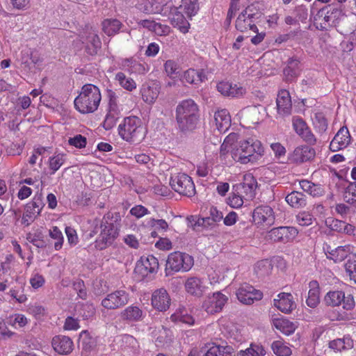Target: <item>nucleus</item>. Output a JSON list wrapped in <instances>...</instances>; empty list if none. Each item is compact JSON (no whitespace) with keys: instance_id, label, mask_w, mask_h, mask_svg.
I'll return each mask as SVG.
<instances>
[{"instance_id":"nucleus-1","label":"nucleus","mask_w":356,"mask_h":356,"mask_svg":"<svg viewBox=\"0 0 356 356\" xmlns=\"http://www.w3.org/2000/svg\"><path fill=\"white\" fill-rule=\"evenodd\" d=\"M178 128L183 132L195 129L199 121V108L191 99L181 101L176 108Z\"/></svg>"},{"instance_id":"nucleus-2","label":"nucleus","mask_w":356,"mask_h":356,"mask_svg":"<svg viewBox=\"0 0 356 356\" xmlns=\"http://www.w3.org/2000/svg\"><path fill=\"white\" fill-rule=\"evenodd\" d=\"M102 100L99 88L93 84H85L74 99V106L81 113H91L97 110Z\"/></svg>"},{"instance_id":"nucleus-3","label":"nucleus","mask_w":356,"mask_h":356,"mask_svg":"<svg viewBox=\"0 0 356 356\" xmlns=\"http://www.w3.org/2000/svg\"><path fill=\"white\" fill-rule=\"evenodd\" d=\"M118 131L121 138L130 143H139L145 136L143 122L136 116L124 118L119 124Z\"/></svg>"},{"instance_id":"nucleus-4","label":"nucleus","mask_w":356,"mask_h":356,"mask_svg":"<svg viewBox=\"0 0 356 356\" xmlns=\"http://www.w3.org/2000/svg\"><path fill=\"white\" fill-rule=\"evenodd\" d=\"M238 135L231 133L225 138L220 145L219 157L226 164L233 161L245 164L243 149L241 147V140L238 141Z\"/></svg>"},{"instance_id":"nucleus-5","label":"nucleus","mask_w":356,"mask_h":356,"mask_svg":"<svg viewBox=\"0 0 356 356\" xmlns=\"http://www.w3.org/2000/svg\"><path fill=\"white\" fill-rule=\"evenodd\" d=\"M194 265L192 256L187 253L176 251L170 253L166 261L165 272L170 273L188 272Z\"/></svg>"},{"instance_id":"nucleus-6","label":"nucleus","mask_w":356,"mask_h":356,"mask_svg":"<svg viewBox=\"0 0 356 356\" xmlns=\"http://www.w3.org/2000/svg\"><path fill=\"white\" fill-rule=\"evenodd\" d=\"M106 95L108 99V110L105 119L103 122V127L106 130L112 129L116 124L118 120L121 115L122 106L120 104L118 96L112 90H107Z\"/></svg>"},{"instance_id":"nucleus-7","label":"nucleus","mask_w":356,"mask_h":356,"mask_svg":"<svg viewBox=\"0 0 356 356\" xmlns=\"http://www.w3.org/2000/svg\"><path fill=\"white\" fill-rule=\"evenodd\" d=\"M241 147L243 149L245 164L256 162L264 152L261 143L253 138L241 140Z\"/></svg>"},{"instance_id":"nucleus-8","label":"nucleus","mask_w":356,"mask_h":356,"mask_svg":"<svg viewBox=\"0 0 356 356\" xmlns=\"http://www.w3.org/2000/svg\"><path fill=\"white\" fill-rule=\"evenodd\" d=\"M170 184L172 188L180 195L191 197L195 193L192 178L185 173L180 172L172 175Z\"/></svg>"},{"instance_id":"nucleus-9","label":"nucleus","mask_w":356,"mask_h":356,"mask_svg":"<svg viewBox=\"0 0 356 356\" xmlns=\"http://www.w3.org/2000/svg\"><path fill=\"white\" fill-rule=\"evenodd\" d=\"M259 12L253 6H248L238 16L236 21V28L237 30L244 32L248 30H252L257 32L258 29L255 25V21L259 17Z\"/></svg>"},{"instance_id":"nucleus-10","label":"nucleus","mask_w":356,"mask_h":356,"mask_svg":"<svg viewBox=\"0 0 356 356\" xmlns=\"http://www.w3.org/2000/svg\"><path fill=\"white\" fill-rule=\"evenodd\" d=\"M118 236V229L116 226L108 222L101 225V232L95 242V247L98 250H104L111 245Z\"/></svg>"},{"instance_id":"nucleus-11","label":"nucleus","mask_w":356,"mask_h":356,"mask_svg":"<svg viewBox=\"0 0 356 356\" xmlns=\"http://www.w3.org/2000/svg\"><path fill=\"white\" fill-rule=\"evenodd\" d=\"M129 302V294L124 289H118L108 293L101 302V305L108 310L120 309Z\"/></svg>"},{"instance_id":"nucleus-12","label":"nucleus","mask_w":356,"mask_h":356,"mask_svg":"<svg viewBox=\"0 0 356 356\" xmlns=\"http://www.w3.org/2000/svg\"><path fill=\"white\" fill-rule=\"evenodd\" d=\"M325 303L327 305L337 307L343 304V309H352L355 306V301L351 295L345 296L341 291H334L328 292L324 298Z\"/></svg>"},{"instance_id":"nucleus-13","label":"nucleus","mask_w":356,"mask_h":356,"mask_svg":"<svg viewBox=\"0 0 356 356\" xmlns=\"http://www.w3.org/2000/svg\"><path fill=\"white\" fill-rule=\"evenodd\" d=\"M298 234L294 227H279L272 229L266 236V239L274 242L287 243L293 240Z\"/></svg>"},{"instance_id":"nucleus-14","label":"nucleus","mask_w":356,"mask_h":356,"mask_svg":"<svg viewBox=\"0 0 356 356\" xmlns=\"http://www.w3.org/2000/svg\"><path fill=\"white\" fill-rule=\"evenodd\" d=\"M252 219L259 227H269L275 221L273 210L269 206L257 207L253 211Z\"/></svg>"},{"instance_id":"nucleus-15","label":"nucleus","mask_w":356,"mask_h":356,"mask_svg":"<svg viewBox=\"0 0 356 356\" xmlns=\"http://www.w3.org/2000/svg\"><path fill=\"white\" fill-rule=\"evenodd\" d=\"M236 294L238 300L245 305H251L255 300H260L263 298V293L261 291L246 283L240 286Z\"/></svg>"},{"instance_id":"nucleus-16","label":"nucleus","mask_w":356,"mask_h":356,"mask_svg":"<svg viewBox=\"0 0 356 356\" xmlns=\"http://www.w3.org/2000/svg\"><path fill=\"white\" fill-rule=\"evenodd\" d=\"M228 298L220 292L213 293L211 296H208L202 304V308L210 314L220 312Z\"/></svg>"},{"instance_id":"nucleus-17","label":"nucleus","mask_w":356,"mask_h":356,"mask_svg":"<svg viewBox=\"0 0 356 356\" xmlns=\"http://www.w3.org/2000/svg\"><path fill=\"white\" fill-rule=\"evenodd\" d=\"M292 127L295 132L306 143L310 145L316 144L315 136L302 118L299 116L293 117Z\"/></svg>"},{"instance_id":"nucleus-18","label":"nucleus","mask_w":356,"mask_h":356,"mask_svg":"<svg viewBox=\"0 0 356 356\" xmlns=\"http://www.w3.org/2000/svg\"><path fill=\"white\" fill-rule=\"evenodd\" d=\"M159 268L158 259L153 255L141 257L137 261L135 272L142 277L147 276L149 273L156 272Z\"/></svg>"},{"instance_id":"nucleus-19","label":"nucleus","mask_w":356,"mask_h":356,"mask_svg":"<svg viewBox=\"0 0 356 356\" xmlns=\"http://www.w3.org/2000/svg\"><path fill=\"white\" fill-rule=\"evenodd\" d=\"M216 88L221 95L229 97H241L246 93V88L241 84H234L225 81L219 82Z\"/></svg>"},{"instance_id":"nucleus-20","label":"nucleus","mask_w":356,"mask_h":356,"mask_svg":"<svg viewBox=\"0 0 356 356\" xmlns=\"http://www.w3.org/2000/svg\"><path fill=\"white\" fill-rule=\"evenodd\" d=\"M170 302V295L165 289L161 288L152 293L151 303L155 309L159 312H165L169 309Z\"/></svg>"},{"instance_id":"nucleus-21","label":"nucleus","mask_w":356,"mask_h":356,"mask_svg":"<svg viewBox=\"0 0 356 356\" xmlns=\"http://www.w3.org/2000/svg\"><path fill=\"white\" fill-rule=\"evenodd\" d=\"M327 258L333 260L335 263L341 262L350 254L354 250L353 245L348 244L331 248L330 245L323 248Z\"/></svg>"},{"instance_id":"nucleus-22","label":"nucleus","mask_w":356,"mask_h":356,"mask_svg":"<svg viewBox=\"0 0 356 356\" xmlns=\"http://www.w3.org/2000/svg\"><path fill=\"white\" fill-rule=\"evenodd\" d=\"M277 113L280 117L288 116L292 112V102L290 93L286 90H281L276 99Z\"/></svg>"},{"instance_id":"nucleus-23","label":"nucleus","mask_w":356,"mask_h":356,"mask_svg":"<svg viewBox=\"0 0 356 356\" xmlns=\"http://www.w3.org/2000/svg\"><path fill=\"white\" fill-rule=\"evenodd\" d=\"M316 155L315 149L303 145L296 147L289 156V161L294 163H302L312 160Z\"/></svg>"},{"instance_id":"nucleus-24","label":"nucleus","mask_w":356,"mask_h":356,"mask_svg":"<svg viewBox=\"0 0 356 356\" xmlns=\"http://www.w3.org/2000/svg\"><path fill=\"white\" fill-rule=\"evenodd\" d=\"M159 93L160 86L156 81L145 83L140 88L142 99L148 104H154L158 98Z\"/></svg>"},{"instance_id":"nucleus-25","label":"nucleus","mask_w":356,"mask_h":356,"mask_svg":"<svg viewBox=\"0 0 356 356\" xmlns=\"http://www.w3.org/2000/svg\"><path fill=\"white\" fill-rule=\"evenodd\" d=\"M184 287L188 293L198 298L202 296L207 290L204 280L197 277L188 278L184 284Z\"/></svg>"},{"instance_id":"nucleus-26","label":"nucleus","mask_w":356,"mask_h":356,"mask_svg":"<svg viewBox=\"0 0 356 356\" xmlns=\"http://www.w3.org/2000/svg\"><path fill=\"white\" fill-rule=\"evenodd\" d=\"M350 143V135L346 127L341 128L330 144L332 152H337L346 147Z\"/></svg>"},{"instance_id":"nucleus-27","label":"nucleus","mask_w":356,"mask_h":356,"mask_svg":"<svg viewBox=\"0 0 356 356\" xmlns=\"http://www.w3.org/2000/svg\"><path fill=\"white\" fill-rule=\"evenodd\" d=\"M273 302L274 306L284 313L291 312L296 306L292 295L289 293H279Z\"/></svg>"},{"instance_id":"nucleus-28","label":"nucleus","mask_w":356,"mask_h":356,"mask_svg":"<svg viewBox=\"0 0 356 356\" xmlns=\"http://www.w3.org/2000/svg\"><path fill=\"white\" fill-rule=\"evenodd\" d=\"M52 346L58 353L67 355L73 350V341L66 336H56L52 339Z\"/></svg>"},{"instance_id":"nucleus-29","label":"nucleus","mask_w":356,"mask_h":356,"mask_svg":"<svg viewBox=\"0 0 356 356\" xmlns=\"http://www.w3.org/2000/svg\"><path fill=\"white\" fill-rule=\"evenodd\" d=\"M145 314L138 306L131 305L120 313V318L127 323L138 322L143 319Z\"/></svg>"},{"instance_id":"nucleus-30","label":"nucleus","mask_w":356,"mask_h":356,"mask_svg":"<svg viewBox=\"0 0 356 356\" xmlns=\"http://www.w3.org/2000/svg\"><path fill=\"white\" fill-rule=\"evenodd\" d=\"M206 79V74L202 70H195L193 68L186 70L181 78L183 82L195 85L202 83Z\"/></svg>"},{"instance_id":"nucleus-31","label":"nucleus","mask_w":356,"mask_h":356,"mask_svg":"<svg viewBox=\"0 0 356 356\" xmlns=\"http://www.w3.org/2000/svg\"><path fill=\"white\" fill-rule=\"evenodd\" d=\"M215 122L219 131H225L231 124V116L227 109L218 110L214 115Z\"/></svg>"},{"instance_id":"nucleus-32","label":"nucleus","mask_w":356,"mask_h":356,"mask_svg":"<svg viewBox=\"0 0 356 356\" xmlns=\"http://www.w3.org/2000/svg\"><path fill=\"white\" fill-rule=\"evenodd\" d=\"M308 296L306 303L311 308L316 307L320 302V289L317 281L312 280L309 283Z\"/></svg>"},{"instance_id":"nucleus-33","label":"nucleus","mask_w":356,"mask_h":356,"mask_svg":"<svg viewBox=\"0 0 356 356\" xmlns=\"http://www.w3.org/2000/svg\"><path fill=\"white\" fill-rule=\"evenodd\" d=\"M44 204L41 196H35L31 202L27 204L26 207L25 214L22 218V220H25L26 216H29L31 218H35L36 216L40 215Z\"/></svg>"},{"instance_id":"nucleus-34","label":"nucleus","mask_w":356,"mask_h":356,"mask_svg":"<svg viewBox=\"0 0 356 356\" xmlns=\"http://www.w3.org/2000/svg\"><path fill=\"white\" fill-rule=\"evenodd\" d=\"M145 226L152 229L151 236L156 237L157 232H166L168 230V223L163 219L147 218L145 220Z\"/></svg>"},{"instance_id":"nucleus-35","label":"nucleus","mask_w":356,"mask_h":356,"mask_svg":"<svg viewBox=\"0 0 356 356\" xmlns=\"http://www.w3.org/2000/svg\"><path fill=\"white\" fill-rule=\"evenodd\" d=\"M286 202L294 209L304 208L307 205V198L305 194L298 191H292L285 197Z\"/></svg>"},{"instance_id":"nucleus-36","label":"nucleus","mask_w":356,"mask_h":356,"mask_svg":"<svg viewBox=\"0 0 356 356\" xmlns=\"http://www.w3.org/2000/svg\"><path fill=\"white\" fill-rule=\"evenodd\" d=\"M257 186V181L251 174H246L243 176L242 190L247 198L252 199L254 197Z\"/></svg>"},{"instance_id":"nucleus-37","label":"nucleus","mask_w":356,"mask_h":356,"mask_svg":"<svg viewBox=\"0 0 356 356\" xmlns=\"http://www.w3.org/2000/svg\"><path fill=\"white\" fill-rule=\"evenodd\" d=\"M172 321L193 325L195 323L193 317L188 314L185 307L178 308L170 316Z\"/></svg>"},{"instance_id":"nucleus-38","label":"nucleus","mask_w":356,"mask_h":356,"mask_svg":"<svg viewBox=\"0 0 356 356\" xmlns=\"http://www.w3.org/2000/svg\"><path fill=\"white\" fill-rule=\"evenodd\" d=\"M273 326L283 334L289 335L293 333L296 329V325L284 318H277L273 320Z\"/></svg>"},{"instance_id":"nucleus-39","label":"nucleus","mask_w":356,"mask_h":356,"mask_svg":"<svg viewBox=\"0 0 356 356\" xmlns=\"http://www.w3.org/2000/svg\"><path fill=\"white\" fill-rule=\"evenodd\" d=\"M181 10H178L176 13L172 14L171 17V22L174 26L178 27L182 33H187L189 29V23L186 19V17L182 13Z\"/></svg>"},{"instance_id":"nucleus-40","label":"nucleus","mask_w":356,"mask_h":356,"mask_svg":"<svg viewBox=\"0 0 356 356\" xmlns=\"http://www.w3.org/2000/svg\"><path fill=\"white\" fill-rule=\"evenodd\" d=\"M301 188L313 197H321L325 191L319 184H315L307 180H302L300 182Z\"/></svg>"},{"instance_id":"nucleus-41","label":"nucleus","mask_w":356,"mask_h":356,"mask_svg":"<svg viewBox=\"0 0 356 356\" xmlns=\"http://www.w3.org/2000/svg\"><path fill=\"white\" fill-rule=\"evenodd\" d=\"M329 347L335 352L349 350L353 347V341L348 337L337 339L330 342Z\"/></svg>"},{"instance_id":"nucleus-42","label":"nucleus","mask_w":356,"mask_h":356,"mask_svg":"<svg viewBox=\"0 0 356 356\" xmlns=\"http://www.w3.org/2000/svg\"><path fill=\"white\" fill-rule=\"evenodd\" d=\"M115 80L124 90L132 92L137 87L136 82L131 77L127 76L123 72H118L115 74Z\"/></svg>"},{"instance_id":"nucleus-43","label":"nucleus","mask_w":356,"mask_h":356,"mask_svg":"<svg viewBox=\"0 0 356 356\" xmlns=\"http://www.w3.org/2000/svg\"><path fill=\"white\" fill-rule=\"evenodd\" d=\"M121 26L122 23L116 19H106L102 22V29L108 36L118 33Z\"/></svg>"},{"instance_id":"nucleus-44","label":"nucleus","mask_w":356,"mask_h":356,"mask_svg":"<svg viewBox=\"0 0 356 356\" xmlns=\"http://www.w3.org/2000/svg\"><path fill=\"white\" fill-rule=\"evenodd\" d=\"M123 345L122 349L128 355L135 354L139 348L137 340L131 335H124L122 339Z\"/></svg>"},{"instance_id":"nucleus-45","label":"nucleus","mask_w":356,"mask_h":356,"mask_svg":"<svg viewBox=\"0 0 356 356\" xmlns=\"http://www.w3.org/2000/svg\"><path fill=\"white\" fill-rule=\"evenodd\" d=\"M24 291L25 284L20 283L10 289L9 294L17 302L22 304L26 302L28 300V296Z\"/></svg>"},{"instance_id":"nucleus-46","label":"nucleus","mask_w":356,"mask_h":356,"mask_svg":"<svg viewBox=\"0 0 356 356\" xmlns=\"http://www.w3.org/2000/svg\"><path fill=\"white\" fill-rule=\"evenodd\" d=\"M300 61L295 58H290L287 67L284 69V73L288 79H293L297 77L300 73Z\"/></svg>"},{"instance_id":"nucleus-47","label":"nucleus","mask_w":356,"mask_h":356,"mask_svg":"<svg viewBox=\"0 0 356 356\" xmlns=\"http://www.w3.org/2000/svg\"><path fill=\"white\" fill-rule=\"evenodd\" d=\"M66 155L63 153L55 154L50 156L48 160V166L51 174H54L65 163Z\"/></svg>"},{"instance_id":"nucleus-48","label":"nucleus","mask_w":356,"mask_h":356,"mask_svg":"<svg viewBox=\"0 0 356 356\" xmlns=\"http://www.w3.org/2000/svg\"><path fill=\"white\" fill-rule=\"evenodd\" d=\"M7 323L14 328H22L29 323V319L22 314H13L7 318Z\"/></svg>"},{"instance_id":"nucleus-49","label":"nucleus","mask_w":356,"mask_h":356,"mask_svg":"<svg viewBox=\"0 0 356 356\" xmlns=\"http://www.w3.org/2000/svg\"><path fill=\"white\" fill-rule=\"evenodd\" d=\"M178 10H182L187 17L195 15L198 10L197 0H181Z\"/></svg>"},{"instance_id":"nucleus-50","label":"nucleus","mask_w":356,"mask_h":356,"mask_svg":"<svg viewBox=\"0 0 356 356\" xmlns=\"http://www.w3.org/2000/svg\"><path fill=\"white\" fill-rule=\"evenodd\" d=\"M271 348L277 356H290L292 353L291 348L282 340L273 341Z\"/></svg>"},{"instance_id":"nucleus-51","label":"nucleus","mask_w":356,"mask_h":356,"mask_svg":"<svg viewBox=\"0 0 356 356\" xmlns=\"http://www.w3.org/2000/svg\"><path fill=\"white\" fill-rule=\"evenodd\" d=\"M266 350L263 346L251 343L250 347L244 350H240L237 356H265Z\"/></svg>"},{"instance_id":"nucleus-52","label":"nucleus","mask_w":356,"mask_h":356,"mask_svg":"<svg viewBox=\"0 0 356 356\" xmlns=\"http://www.w3.org/2000/svg\"><path fill=\"white\" fill-rule=\"evenodd\" d=\"M203 356H232L228 348L213 343L209 345Z\"/></svg>"},{"instance_id":"nucleus-53","label":"nucleus","mask_w":356,"mask_h":356,"mask_svg":"<svg viewBox=\"0 0 356 356\" xmlns=\"http://www.w3.org/2000/svg\"><path fill=\"white\" fill-rule=\"evenodd\" d=\"M86 50L91 55L96 54L97 49L101 47L100 39L95 33H90L86 39Z\"/></svg>"},{"instance_id":"nucleus-54","label":"nucleus","mask_w":356,"mask_h":356,"mask_svg":"<svg viewBox=\"0 0 356 356\" xmlns=\"http://www.w3.org/2000/svg\"><path fill=\"white\" fill-rule=\"evenodd\" d=\"M26 312L33 316L35 319H41L46 314V309L38 302L30 303L27 305Z\"/></svg>"},{"instance_id":"nucleus-55","label":"nucleus","mask_w":356,"mask_h":356,"mask_svg":"<svg viewBox=\"0 0 356 356\" xmlns=\"http://www.w3.org/2000/svg\"><path fill=\"white\" fill-rule=\"evenodd\" d=\"M49 235L51 237V238H52L55 241V243H54L55 250H60L63 247V244L64 242V237H63V233L60 230V229L56 226L52 227L49 230Z\"/></svg>"},{"instance_id":"nucleus-56","label":"nucleus","mask_w":356,"mask_h":356,"mask_svg":"<svg viewBox=\"0 0 356 356\" xmlns=\"http://www.w3.org/2000/svg\"><path fill=\"white\" fill-rule=\"evenodd\" d=\"M327 223H329V227L331 229L339 233L347 234L348 232V227H349L350 224L346 222L345 221L338 219H332L329 221H327Z\"/></svg>"},{"instance_id":"nucleus-57","label":"nucleus","mask_w":356,"mask_h":356,"mask_svg":"<svg viewBox=\"0 0 356 356\" xmlns=\"http://www.w3.org/2000/svg\"><path fill=\"white\" fill-rule=\"evenodd\" d=\"M345 270L350 279L356 283V255L349 257L345 264Z\"/></svg>"},{"instance_id":"nucleus-58","label":"nucleus","mask_w":356,"mask_h":356,"mask_svg":"<svg viewBox=\"0 0 356 356\" xmlns=\"http://www.w3.org/2000/svg\"><path fill=\"white\" fill-rule=\"evenodd\" d=\"M273 266L268 259H264L258 261L254 267L255 272L261 275H266L270 273Z\"/></svg>"},{"instance_id":"nucleus-59","label":"nucleus","mask_w":356,"mask_h":356,"mask_svg":"<svg viewBox=\"0 0 356 356\" xmlns=\"http://www.w3.org/2000/svg\"><path fill=\"white\" fill-rule=\"evenodd\" d=\"M45 282L44 277L39 273H33L29 279V284L34 291H38L42 288Z\"/></svg>"},{"instance_id":"nucleus-60","label":"nucleus","mask_w":356,"mask_h":356,"mask_svg":"<svg viewBox=\"0 0 356 356\" xmlns=\"http://www.w3.org/2000/svg\"><path fill=\"white\" fill-rule=\"evenodd\" d=\"M164 69L167 75L171 79H176L179 76V65L172 60H168L165 63Z\"/></svg>"},{"instance_id":"nucleus-61","label":"nucleus","mask_w":356,"mask_h":356,"mask_svg":"<svg viewBox=\"0 0 356 356\" xmlns=\"http://www.w3.org/2000/svg\"><path fill=\"white\" fill-rule=\"evenodd\" d=\"M296 222L300 226H309L313 223L314 217L308 211H301L296 216Z\"/></svg>"},{"instance_id":"nucleus-62","label":"nucleus","mask_w":356,"mask_h":356,"mask_svg":"<svg viewBox=\"0 0 356 356\" xmlns=\"http://www.w3.org/2000/svg\"><path fill=\"white\" fill-rule=\"evenodd\" d=\"M315 127L320 131L324 132L327 128V122L322 113H316L314 120Z\"/></svg>"},{"instance_id":"nucleus-63","label":"nucleus","mask_w":356,"mask_h":356,"mask_svg":"<svg viewBox=\"0 0 356 356\" xmlns=\"http://www.w3.org/2000/svg\"><path fill=\"white\" fill-rule=\"evenodd\" d=\"M344 198L350 204L356 203V181L348 186L345 192Z\"/></svg>"},{"instance_id":"nucleus-64","label":"nucleus","mask_w":356,"mask_h":356,"mask_svg":"<svg viewBox=\"0 0 356 356\" xmlns=\"http://www.w3.org/2000/svg\"><path fill=\"white\" fill-rule=\"evenodd\" d=\"M68 143L76 148L81 149L86 147V138L82 135L78 134L73 138H70L68 140Z\"/></svg>"}]
</instances>
